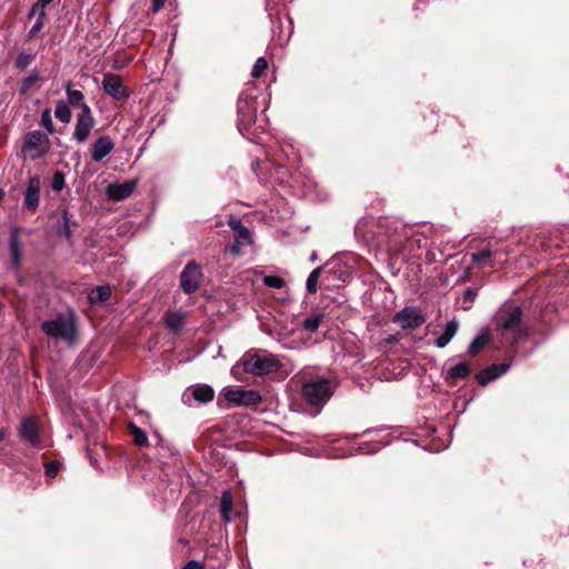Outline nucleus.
<instances>
[{
	"label": "nucleus",
	"instance_id": "obj_29",
	"mask_svg": "<svg viewBox=\"0 0 569 569\" xmlns=\"http://www.w3.org/2000/svg\"><path fill=\"white\" fill-rule=\"evenodd\" d=\"M323 266L316 268L307 278L306 289L308 293H316L318 290L319 278L325 277Z\"/></svg>",
	"mask_w": 569,
	"mask_h": 569
},
{
	"label": "nucleus",
	"instance_id": "obj_45",
	"mask_svg": "<svg viewBox=\"0 0 569 569\" xmlns=\"http://www.w3.org/2000/svg\"><path fill=\"white\" fill-rule=\"evenodd\" d=\"M64 184L63 176L59 172H57L53 177V189L54 190H61Z\"/></svg>",
	"mask_w": 569,
	"mask_h": 569
},
{
	"label": "nucleus",
	"instance_id": "obj_10",
	"mask_svg": "<svg viewBox=\"0 0 569 569\" xmlns=\"http://www.w3.org/2000/svg\"><path fill=\"white\" fill-rule=\"evenodd\" d=\"M22 151L30 153L31 159H38L49 151V139L46 133L33 130L26 136Z\"/></svg>",
	"mask_w": 569,
	"mask_h": 569
},
{
	"label": "nucleus",
	"instance_id": "obj_4",
	"mask_svg": "<svg viewBox=\"0 0 569 569\" xmlns=\"http://www.w3.org/2000/svg\"><path fill=\"white\" fill-rule=\"evenodd\" d=\"M42 331L50 338L73 345L77 338V320L72 313H59L41 323Z\"/></svg>",
	"mask_w": 569,
	"mask_h": 569
},
{
	"label": "nucleus",
	"instance_id": "obj_2",
	"mask_svg": "<svg viewBox=\"0 0 569 569\" xmlns=\"http://www.w3.org/2000/svg\"><path fill=\"white\" fill-rule=\"evenodd\" d=\"M497 329L501 339L507 343H516L527 337L521 308L511 305L501 309L497 317Z\"/></svg>",
	"mask_w": 569,
	"mask_h": 569
},
{
	"label": "nucleus",
	"instance_id": "obj_46",
	"mask_svg": "<svg viewBox=\"0 0 569 569\" xmlns=\"http://www.w3.org/2000/svg\"><path fill=\"white\" fill-rule=\"evenodd\" d=\"M246 246L244 243H239L237 242L236 240L233 241V243L230 246V252L233 253V254H239L240 251H241V248Z\"/></svg>",
	"mask_w": 569,
	"mask_h": 569
},
{
	"label": "nucleus",
	"instance_id": "obj_9",
	"mask_svg": "<svg viewBox=\"0 0 569 569\" xmlns=\"http://www.w3.org/2000/svg\"><path fill=\"white\" fill-rule=\"evenodd\" d=\"M223 397L227 401L237 406L256 407L261 402V396L256 390H246L239 387H227L223 389Z\"/></svg>",
	"mask_w": 569,
	"mask_h": 569
},
{
	"label": "nucleus",
	"instance_id": "obj_47",
	"mask_svg": "<svg viewBox=\"0 0 569 569\" xmlns=\"http://www.w3.org/2000/svg\"><path fill=\"white\" fill-rule=\"evenodd\" d=\"M181 569H202V566L200 562L191 560L187 562Z\"/></svg>",
	"mask_w": 569,
	"mask_h": 569
},
{
	"label": "nucleus",
	"instance_id": "obj_53",
	"mask_svg": "<svg viewBox=\"0 0 569 569\" xmlns=\"http://www.w3.org/2000/svg\"><path fill=\"white\" fill-rule=\"evenodd\" d=\"M3 197H4V191H3V189L0 188V201L3 199Z\"/></svg>",
	"mask_w": 569,
	"mask_h": 569
},
{
	"label": "nucleus",
	"instance_id": "obj_54",
	"mask_svg": "<svg viewBox=\"0 0 569 569\" xmlns=\"http://www.w3.org/2000/svg\"><path fill=\"white\" fill-rule=\"evenodd\" d=\"M358 437H359V435H358V433H355V435H352V436H351V437H349V438H350V439H356V438H358Z\"/></svg>",
	"mask_w": 569,
	"mask_h": 569
},
{
	"label": "nucleus",
	"instance_id": "obj_41",
	"mask_svg": "<svg viewBox=\"0 0 569 569\" xmlns=\"http://www.w3.org/2000/svg\"><path fill=\"white\" fill-rule=\"evenodd\" d=\"M40 123L50 133L54 131V126L52 122L50 110H44L41 114Z\"/></svg>",
	"mask_w": 569,
	"mask_h": 569
},
{
	"label": "nucleus",
	"instance_id": "obj_1",
	"mask_svg": "<svg viewBox=\"0 0 569 569\" xmlns=\"http://www.w3.org/2000/svg\"><path fill=\"white\" fill-rule=\"evenodd\" d=\"M411 228L400 219L391 217L362 218L355 227L357 239L370 249L386 252L406 250L410 243L403 244V241L408 240Z\"/></svg>",
	"mask_w": 569,
	"mask_h": 569
},
{
	"label": "nucleus",
	"instance_id": "obj_40",
	"mask_svg": "<svg viewBox=\"0 0 569 569\" xmlns=\"http://www.w3.org/2000/svg\"><path fill=\"white\" fill-rule=\"evenodd\" d=\"M268 68V61L264 57H259L252 68V78H259Z\"/></svg>",
	"mask_w": 569,
	"mask_h": 569
},
{
	"label": "nucleus",
	"instance_id": "obj_20",
	"mask_svg": "<svg viewBox=\"0 0 569 569\" xmlns=\"http://www.w3.org/2000/svg\"><path fill=\"white\" fill-rule=\"evenodd\" d=\"M228 226L233 231V239L239 243L249 244L251 242L250 230L238 218H231Z\"/></svg>",
	"mask_w": 569,
	"mask_h": 569
},
{
	"label": "nucleus",
	"instance_id": "obj_25",
	"mask_svg": "<svg viewBox=\"0 0 569 569\" xmlns=\"http://www.w3.org/2000/svg\"><path fill=\"white\" fill-rule=\"evenodd\" d=\"M9 246H10V254H11V262L14 267H18L20 263V256H21V246L19 240V230L17 228L12 229L10 239H9Z\"/></svg>",
	"mask_w": 569,
	"mask_h": 569
},
{
	"label": "nucleus",
	"instance_id": "obj_38",
	"mask_svg": "<svg viewBox=\"0 0 569 569\" xmlns=\"http://www.w3.org/2000/svg\"><path fill=\"white\" fill-rule=\"evenodd\" d=\"M262 282L264 286H267L269 288H274V289H281L286 286V281L283 278H281L279 276H273V274L264 276L262 278Z\"/></svg>",
	"mask_w": 569,
	"mask_h": 569
},
{
	"label": "nucleus",
	"instance_id": "obj_51",
	"mask_svg": "<svg viewBox=\"0 0 569 569\" xmlns=\"http://www.w3.org/2000/svg\"><path fill=\"white\" fill-rule=\"evenodd\" d=\"M6 437V430L3 428H0V442L4 439Z\"/></svg>",
	"mask_w": 569,
	"mask_h": 569
},
{
	"label": "nucleus",
	"instance_id": "obj_5",
	"mask_svg": "<svg viewBox=\"0 0 569 569\" xmlns=\"http://www.w3.org/2000/svg\"><path fill=\"white\" fill-rule=\"evenodd\" d=\"M333 393V385L327 378H319L307 381L301 388V398L308 405L315 408L313 416H317L322 407L328 402Z\"/></svg>",
	"mask_w": 569,
	"mask_h": 569
},
{
	"label": "nucleus",
	"instance_id": "obj_26",
	"mask_svg": "<svg viewBox=\"0 0 569 569\" xmlns=\"http://www.w3.org/2000/svg\"><path fill=\"white\" fill-rule=\"evenodd\" d=\"M111 297V288L109 284H101L93 288L88 295L90 303H101L107 301Z\"/></svg>",
	"mask_w": 569,
	"mask_h": 569
},
{
	"label": "nucleus",
	"instance_id": "obj_23",
	"mask_svg": "<svg viewBox=\"0 0 569 569\" xmlns=\"http://www.w3.org/2000/svg\"><path fill=\"white\" fill-rule=\"evenodd\" d=\"M471 372L470 367L466 362H459L450 367L445 376L446 381L466 379Z\"/></svg>",
	"mask_w": 569,
	"mask_h": 569
},
{
	"label": "nucleus",
	"instance_id": "obj_42",
	"mask_svg": "<svg viewBox=\"0 0 569 569\" xmlns=\"http://www.w3.org/2000/svg\"><path fill=\"white\" fill-rule=\"evenodd\" d=\"M44 19L46 18L37 17L34 23L32 24L31 29L28 32V38L29 39L36 37V34L43 28Z\"/></svg>",
	"mask_w": 569,
	"mask_h": 569
},
{
	"label": "nucleus",
	"instance_id": "obj_52",
	"mask_svg": "<svg viewBox=\"0 0 569 569\" xmlns=\"http://www.w3.org/2000/svg\"><path fill=\"white\" fill-rule=\"evenodd\" d=\"M317 259H318L317 252H316V251H313V252L311 253V256H310V260H311V261H316Z\"/></svg>",
	"mask_w": 569,
	"mask_h": 569
},
{
	"label": "nucleus",
	"instance_id": "obj_15",
	"mask_svg": "<svg viewBox=\"0 0 569 569\" xmlns=\"http://www.w3.org/2000/svg\"><path fill=\"white\" fill-rule=\"evenodd\" d=\"M102 88L111 98L116 100H122L129 97V92L118 74H104L102 79Z\"/></svg>",
	"mask_w": 569,
	"mask_h": 569
},
{
	"label": "nucleus",
	"instance_id": "obj_30",
	"mask_svg": "<svg viewBox=\"0 0 569 569\" xmlns=\"http://www.w3.org/2000/svg\"><path fill=\"white\" fill-rule=\"evenodd\" d=\"M56 118L62 123H69L72 118L70 106L64 100H59L54 109Z\"/></svg>",
	"mask_w": 569,
	"mask_h": 569
},
{
	"label": "nucleus",
	"instance_id": "obj_19",
	"mask_svg": "<svg viewBox=\"0 0 569 569\" xmlns=\"http://www.w3.org/2000/svg\"><path fill=\"white\" fill-rule=\"evenodd\" d=\"M40 186V178L38 176H33L29 179L24 192V206L30 211H34L39 206Z\"/></svg>",
	"mask_w": 569,
	"mask_h": 569
},
{
	"label": "nucleus",
	"instance_id": "obj_48",
	"mask_svg": "<svg viewBox=\"0 0 569 569\" xmlns=\"http://www.w3.org/2000/svg\"><path fill=\"white\" fill-rule=\"evenodd\" d=\"M167 0H152V11L158 12L163 8Z\"/></svg>",
	"mask_w": 569,
	"mask_h": 569
},
{
	"label": "nucleus",
	"instance_id": "obj_35",
	"mask_svg": "<svg viewBox=\"0 0 569 569\" xmlns=\"http://www.w3.org/2000/svg\"><path fill=\"white\" fill-rule=\"evenodd\" d=\"M371 442H372V440L360 445L357 448V452L358 453H375L378 450H380V448H382L383 446H386L388 443V441H383V440L373 441V443H371Z\"/></svg>",
	"mask_w": 569,
	"mask_h": 569
},
{
	"label": "nucleus",
	"instance_id": "obj_18",
	"mask_svg": "<svg viewBox=\"0 0 569 569\" xmlns=\"http://www.w3.org/2000/svg\"><path fill=\"white\" fill-rule=\"evenodd\" d=\"M114 143L109 136L99 137L91 146V158L94 162H101L112 152Z\"/></svg>",
	"mask_w": 569,
	"mask_h": 569
},
{
	"label": "nucleus",
	"instance_id": "obj_21",
	"mask_svg": "<svg viewBox=\"0 0 569 569\" xmlns=\"http://www.w3.org/2000/svg\"><path fill=\"white\" fill-rule=\"evenodd\" d=\"M459 328V323L456 319L450 320L446 327L443 328L442 332L439 335V337L435 340V345L437 348L442 349L445 348L450 340L456 336Z\"/></svg>",
	"mask_w": 569,
	"mask_h": 569
},
{
	"label": "nucleus",
	"instance_id": "obj_34",
	"mask_svg": "<svg viewBox=\"0 0 569 569\" xmlns=\"http://www.w3.org/2000/svg\"><path fill=\"white\" fill-rule=\"evenodd\" d=\"M52 1L53 0H37L30 9L28 18L31 19L34 16L46 18V8Z\"/></svg>",
	"mask_w": 569,
	"mask_h": 569
},
{
	"label": "nucleus",
	"instance_id": "obj_33",
	"mask_svg": "<svg viewBox=\"0 0 569 569\" xmlns=\"http://www.w3.org/2000/svg\"><path fill=\"white\" fill-rule=\"evenodd\" d=\"M488 343V337L486 335H478L473 338L468 347V355L476 356L486 345Z\"/></svg>",
	"mask_w": 569,
	"mask_h": 569
},
{
	"label": "nucleus",
	"instance_id": "obj_8",
	"mask_svg": "<svg viewBox=\"0 0 569 569\" xmlns=\"http://www.w3.org/2000/svg\"><path fill=\"white\" fill-rule=\"evenodd\" d=\"M18 435L22 442L28 443L32 448H41L40 419L34 415L24 417L19 425Z\"/></svg>",
	"mask_w": 569,
	"mask_h": 569
},
{
	"label": "nucleus",
	"instance_id": "obj_56",
	"mask_svg": "<svg viewBox=\"0 0 569 569\" xmlns=\"http://www.w3.org/2000/svg\"><path fill=\"white\" fill-rule=\"evenodd\" d=\"M91 465H96V460L90 459Z\"/></svg>",
	"mask_w": 569,
	"mask_h": 569
},
{
	"label": "nucleus",
	"instance_id": "obj_24",
	"mask_svg": "<svg viewBox=\"0 0 569 569\" xmlns=\"http://www.w3.org/2000/svg\"><path fill=\"white\" fill-rule=\"evenodd\" d=\"M498 251H493L490 247H485L478 252L471 253V262L477 264L478 267H482L485 264H488L489 267H493L492 262L490 261V258L496 256Z\"/></svg>",
	"mask_w": 569,
	"mask_h": 569
},
{
	"label": "nucleus",
	"instance_id": "obj_36",
	"mask_svg": "<svg viewBox=\"0 0 569 569\" xmlns=\"http://www.w3.org/2000/svg\"><path fill=\"white\" fill-rule=\"evenodd\" d=\"M34 59V54L20 52L14 61V67L19 70H26Z\"/></svg>",
	"mask_w": 569,
	"mask_h": 569
},
{
	"label": "nucleus",
	"instance_id": "obj_44",
	"mask_svg": "<svg viewBox=\"0 0 569 569\" xmlns=\"http://www.w3.org/2000/svg\"><path fill=\"white\" fill-rule=\"evenodd\" d=\"M476 297H477V290H475L472 288H468L463 292V302H468L469 305H471Z\"/></svg>",
	"mask_w": 569,
	"mask_h": 569
},
{
	"label": "nucleus",
	"instance_id": "obj_27",
	"mask_svg": "<svg viewBox=\"0 0 569 569\" xmlns=\"http://www.w3.org/2000/svg\"><path fill=\"white\" fill-rule=\"evenodd\" d=\"M233 507V498L229 490H224L220 499V515L224 523L231 521V510Z\"/></svg>",
	"mask_w": 569,
	"mask_h": 569
},
{
	"label": "nucleus",
	"instance_id": "obj_7",
	"mask_svg": "<svg viewBox=\"0 0 569 569\" xmlns=\"http://www.w3.org/2000/svg\"><path fill=\"white\" fill-rule=\"evenodd\" d=\"M323 281L346 283L352 279L353 267L349 260H345L342 257H332L323 264Z\"/></svg>",
	"mask_w": 569,
	"mask_h": 569
},
{
	"label": "nucleus",
	"instance_id": "obj_37",
	"mask_svg": "<svg viewBox=\"0 0 569 569\" xmlns=\"http://www.w3.org/2000/svg\"><path fill=\"white\" fill-rule=\"evenodd\" d=\"M60 237H64L69 239L71 237V227H70V218L67 211L62 212V223L58 227L57 230Z\"/></svg>",
	"mask_w": 569,
	"mask_h": 569
},
{
	"label": "nucleus",
	"instance_id": "obj_17",
	"mask_svg": "<svg viewBox=\"0 0 569 569\" xmlns=\"http://www.w3.org/2000/svg\"><path fill=\"white\" fill-rule=\"evenodd\" d=\"M137 187L136 180H127L122 183H111L107 187V194L114 201H121L130 197Z\"/></svg>",
	"mask_w": 569,
	"mask_h": 569
},
{
	"label": "nucleus",
	"instance_id": "obj_28",
	"mask_svg": "<svg viewBox=\"0 0 569 569\" xmlns=\"http://www.w3.org/2000/svg\"><path fill=\"white\" fill-rule=\"evenodd\" d=\"M164 323L169 330L177 332L183 325V315L180 311L167 312L164 316Z\"/></svg>",
	"mask_w": 569,
	"mask_h": 569
},
{
	"label": "nucleus",
	"instance_id": "obj_32",
	"mask_svg": "<svg viewBox=\"0 0 569 569\" xmlns=\"http://www.w3.org/2000/svg\"><path fill=\"white\" fill-rule=\"evenodd\" d=\"M325 316L321 312L312 313L307 317L302 322V328L309 332H316L319 329L320 323L322 322Z\"/></svg>",
	"mask_w": 569,
	"mask_h": 569
},
{
	"label": "nucleus",
	"instance_id": "obj_55",
	"mask_svg": "<svg viewBox=\"0 0 569 569\" xmlns=\"http://www.w3.org/2000/svg\"><path fill=\"white\" fill-rule=\"evenodd\" d=\"M498 372H500V370H498V369L497 370H491V373H498Z\"/></svg>",
	"mask_w": 569,
	"mask_h": 569
},
{
	"label": "nucleus",
	"instance_id": "obj_6",
	"mask_svg": "<svg viewBox=\"0 0 569 569\" xmlns=\"http://www.w3.org/2000/svg\"><path fill=\"white\" fill-rule=\"evenodd\" d=\"M258 93L257 89L251 86L241 92L237 103L238 129L244 136L250 132L257 121L258 111Z\"/></svg>",
	"mask_w": 569,
	"mask_h": 569
},
{
	"label": "nucleus",
	"instance_id": "obj_3",
	"mask_svg": "<svg viewBox=\"0 0 569 569\" xmlns=\"http://www.w3.org/2000/svg\"><path fill=\"white\" fill-rule=\"evenodd\" d=\"M279 365V360L270 353L264 351H248L242 356L241 360L232 367L231 373L234 378L239 379L238 372L239 369L242 368L247 373L263 376L277 371Z\"/></svg>",
	"mask_w": 569,
	"mask_h": 569
},
{
	"label": "nucleus",
	"instance_id": "obj_39",
	"mask_svg": "<svg viewBox=\"0 0 569 569\" xmlns=\"http://www.w3.org/2000/svg\"><path fill=\"white\" fill-rule=\"evenodd\" d=\"M40 78V73L38 70H32L28 77H26L20 86V90L22 92L28 91Z\"/></svg>",
	"mask_w": 569,
	"mask_h": 569
},
{
	"label": "nucleus",
	"instance_id": "obj_12",
	"mask_svg": "<svg viewBox=\"0 0 569 569\" xmlns=\"http://www.w3.org/2000/svg\"><path fill=\"white\" fill-rule=\"evenodd\" d=\"M96 120L89 106H82V110L77 116V121L73 130V139L78 143H83L88 140Z\"/></svg>",
	"mask_w": 569,
	"mask_h": 569
},
{
	"label": "nucleus",
	"instance_id": "obj_14",
	"mask_svg": "<svg viewBox=\"0 0 569 569\" xmlns=\"http://www.w3.org/2000/svg\"><path fill=\"white\" fill-rule=\"evenodd\" d=\"M214 397V391L209 385H196L188 388L183 395L182 400L184 403L191 406V400L199 403H208Z\"/></svg>",
	"mask_w": 569,
	"mask_h": 569
},
{
	"label": "nucleus",
	"instance_id": "obj_43",
	"mask_svg": "<svg viewBox=\"0 0 569 569\" xmlns=\"http://www.w3.org/2000/svg\"><path fill=\"white\" fill-rule=\"evenodd\" d=\"M59 468H60L59 461L54 460V461L49 462L46 466V471H44L46 476L49 478H54L58 475Z\"/></svg>",
	"mask_w": 569,
	"mask_h": 569
},
{
	"label": "nucleus",
	"instance_id": "obj_31",
	"mask_svg": "<svg viewBox=\"0 0 569 569\" xmlns=\"http://www.w3.org/2000/svg\"><path fill=\"white\" fill-rule=\"evenodd\" d=\"M128 429H129L130 435L133 438V442L137 446H140V447L148 446L149 441H148L147 433L141 428L136 426L133 422H129Z\"/></svg>",
	"mask_w": 569,
	"mask_h": 569
},
{
	"label": "nucleus",
	"instance_id": "obj_13",
	"mask_svg": "<svg viewBox=\"0 0 569 569\" xmlns=\"http://www.w3.org/2000/svg\"><path fill=\"white\" fill-rule=\"evenodd\" d=\"M425 320V315L418 307H406L400 310L393 319V321L405 330L417 329Z\"/></svg>",
	"mask_w": 569,
	"mask_h": 569
},
{
	"label": "nucleus",
	"instance_id": "obj_16",
	"mask_svg": "<svg viewBox=\"0 0 569 569\" xmlns=\"http://www.w3.org/2000/svg\"><path fill=\"white\" fill-rule=\"evenodd\" d=\"M510 368V363H496L491 365L490 367H487L479 371L476 375V380L479 385L486 386L489 382L493 381L495 379H498L502 375H505Z\"/></svg>",
	"mask_w": 569,
	"mask_h": 569
},
{
	"label": "nucleus",
	"instance_id": "obj_49",
	"mask_svg": "<svg viewBox=\"0 0 569 569\" xmlns=\"http://www.w3.org/2000/svg\"><path fill=\"white\" fill-rule=\"evenodd\" d=\"M381 431H383V429H367V430H365V431H363V433H362V435H367V436H369V435H371V433H379V432H381Z\"/></svg>",
	"mask_w": 569,
	"mask_h": 569
},
{
	"label": "nucleus",
	"instance_id": "obj_50",
	"mask_svg": "<svg viewBox=\"0 0 569 569\" xmlns=\"http://www.w3.org/2000/svg\"><path fill=\"white\" fill-rule=\"evenodd\" d=\"M259 167H260V161H254L252 163V170L254 171V173H257Z\"/></svg>",
	"mask_w": 569,
	"mask_h": 569
},
{
	"label": "nucleus",
	"instance_id": "obj_11",
	"mask_svg": "<svg viewBox=\"0 0 569 569\" xmlns=\"http://www.w3.org/2000/svg\"><path fill=\"white\" fill-rule=\"evenodd\" d=\"M202 272L200 266L196 261L188 262L180 273V288L187 293L196 292L201 282Z\"/></svg>",
	"mask_w": 569,
	"mask_h": 569
},
{
	"label": "nucleus",
	"instance_id": "obj_22",
	"mask_svg": "<svg viewBox=\"0 0 569 569\" xmlns=\"http://www.w3.org/2000/svg\"><path fill=\"white\" fill-rule=\"evenodd\" d=\"M64 90L67 94V103L70 107H79L80 111L82 110V106H88L84 102V96L80 90L73 89L70 82L64 84Z\"/></svg>",
	"mask_w": 569,
	"mask_h": 569
}]
</instances>
